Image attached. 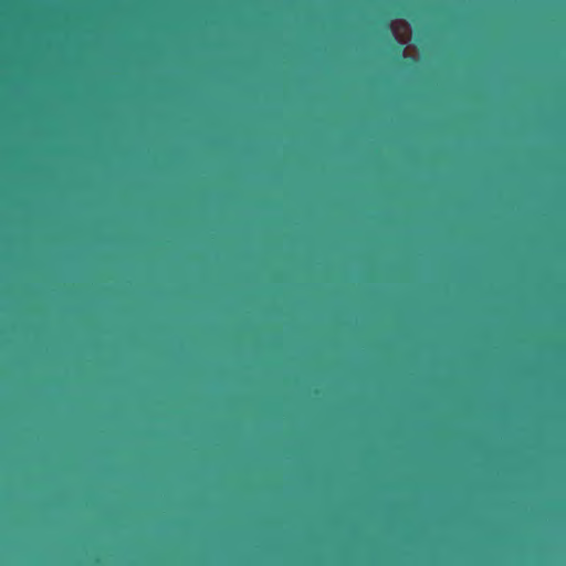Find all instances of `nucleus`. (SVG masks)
Listing matches in <instances>:
<instances>
[{
	"label": "nucleus",
	"instance_id": "1",
	"mask_svg": "<svg viewBox=\"0 0 566 566\" xmlns=\"http://www.w3.org/2000/svg\"><path fill=\"white\" fill-rule=\"evenodd\" d=\"M390 49L392 52H395V54L398 59L405 56V51H403L402 46L400 44L394 42L392 40H390Z\"/></svg>",
	"mask_w": 566,
	"mask_h": 566
}]
</instances>
